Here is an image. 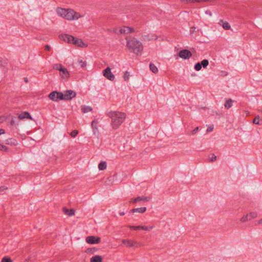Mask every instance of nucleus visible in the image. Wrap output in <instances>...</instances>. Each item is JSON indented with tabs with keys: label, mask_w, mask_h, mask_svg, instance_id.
Wrapping results in <instances>:
<instances>
[{
	"label": "nucleus",
	"mask_w": 262,
	"mask_h": 262,
	"mask_svg": "<svg viewBox=\"0 0 262 262\" xmlns=\"http://www.w3.org/2000/svg\"><path fill=\"white\" fill-rule=\"evenodd\" d=\"M107 116L111 119V125L113 129H117L124 122L126 114L119 111H111Z\"/></svg>",
	"instance_id": "1"
},
{
	"label": "nucleus",
	"mask_w": 262,
	"mask_h": 262,
	"mask_svg": "<svg viewBox=\"0 0 262 262\" xmlns=\"http://www.w3.org/2000/svg\"><path fill=\"white\" fill-rule=\"evenodd\" d=\"M126 47L130 52L137 55L141 54L143 46L141 41L134 37H126Z\"/></svg>",
	"instance_id": "2"
},
{
	"label": "nucleus",
	"mask_w": 262,
	"mask_h": 262,
	"mask_svg": "<svg viewBox=\"0 0 262 262\" xmlns=\"http://www.w3.org/2000/svg\"><path fill=\"white\" fill-rule=\"evenodd\" d=\"M53 69L59 72L60 77L64 80H68L70 78V73L67 68L64 67L61 64H55L53 66Z\"/></svg>",
	"instance_id": "3"
},
{
	"label": "nucleus",
	"mask_w": 262,
	"mask_h": 262,
	"mask_svg": "<svg viewBox=\"0 0 262 262\" xmlns=\"http://www.w3.org/2000/svg\"><path fill=\"white\" fill-rule=\"evenodd\" d=\"M83 16V14L77 12L73 9H69L66 19L69 21L76 20Z\"/></svg>",
	"instance_id": "4"
},
{
	"label": "nucleus",
	"mask_w": 262,
	"mask_h": 262,
	"mask_svg": "<svg viewBox=\"0 0 262 262\" xmlns=\"http://www.w3.org/2000/svg\"><path fill=\"white\" fill-rule=\"evenodd\" d=\"M258 216L257 213L256 212H251L249 213L244 215L240 219L239 221L244 223L250 221L253 219L256 218Z\"/></svg>",
	"instance_id": "5"
},
{
	"label": "nucleus",
	"mask_w": 262,
	"mask_h": 262,
	"mask_svg": "<svg viewBox=\"0 0 262 262\" xmlns=\"http://www.w3.org/2000/svg\"><path fill=\"white\" fill-rule=\"evenodd\" d=\"M62 93L53 91L49 95V97L50 99L54 101H58L62 100Z\"/></svg>",
	"instance_id": "6"
},
{
	"label": "nucleus",
	"mask_w": 262,
	"mask_h": 262,
	"mask_svg": "<svg viewBox=\"0 0 262 262\" xmlns=\"http://www.w3.org/2000/svg\"><path fill=\"white\" fill-rule=\"evenodd\" d=\"M62 98L64 100H70L76 96V93L72 90H67L62 93Z\"/></svg>",
	"instance_id": "7"
},
{
	"label": "nucleus",
	"mask_w": 262,
	"mask_h": 262,
	"mask_svg": "<svg viewBox=\"0 0 262 262\" xmlns=\"http://www.w3.org/2000/svg\"><path fill=\"white\" fill-rule=\"evenodd\" d=\"M103 76L107 78L108 80L113 81L115 79V76L111 72V69L110 67H107L102 71Z\"/></svg>",
	"instance_id": "8"
},
{
	"label": "nucleus",
	"mask_w": 262,
	"mask_h": 262,
	"mask_svg": "<svg viewBox=\"0 0 262 262\" xmlns=\"http://www.w3.org/2000/svg\"><path fill=\"white\" fill-rule=\"evenodd\" d=\"M85 241L89 244H98L100 243L101 238L98 236H89L86 237Z\"/></svg>",
	"instance_id": "9"
},
{
	"label": "nucleus",
	"mask_w": 262,
	"mask_h": 262,
	"mask_svg": "<svg viewBox=\"0 0 262 262\" xmlns=\"http://www.w3.org/2000/svg\"><path fill=\"white\" fill-rule=\"evenodd\" d=\"M192 56L190 51L187 49H184L180 51L179 53V56L183 59H188Z\"/></svg>",
	"instance_id": "10"
},
{
	"label": "nucleus",
	"mask_w": 262,
	"mask_h": 262,
	"mask_svg": "<svg viewBox=\"0 0 262 262\" xmlns=\"http://www.w3.org/2000/svg\"><path fill=\"white\" fill-rule=\"evenodd\" d=\"M151 200V197L141 196H138L136 198H132L130 200L129 202L136 203L138 202H148Z\"/></svg>",
	"instance_id": "11"
},
{
	"label": "nucleus",
	"mask_w": 262,
	"mask_h": 262,
	"mask_svg": "<svg viewBox=\"0 0 262 262\" xmlns=\"http://www.w3.org/2000/svg\"><path fill=\"white\" fill-rule=\"evenodd\" d=\"M68 10L69 9L58 7L56 8V12L59 16L66 19Z\"/></svg>",
	"instance_id": "12"
},
{
	"label": "nucleus",
	"mask_w": 262,
	"mask_h": 262,
	"mask_svg": "<svg viewBox=\"0 0 262 262\" xmlns=\"http://www.w3.org/2000/svg\"><path fill=\"white\" fill-rule=\"evenodd\" d=\"M128 227L130 229L135 230L142 229L145 231H150L154 228V226L147 227L145 226H128Z\"/></svg>",
	"instance_id": "13"
},
{
	"label": "nucleus",
	"mask_w": 262,
	"mask_h": 262,
	"mask_svg": "<svg viewBox=\"0 0 262 262\" xmlns=\"http://www.w3.org/2000/svg\"><path fill=\"white\" fill-rule=\"evenodd\" d=\"M122 243L127 247H137L138 242L134 240L123 239Z\"/></svg>",
	"instance_id": "14"
},
{
	"label": "nucleus",
	"mask_w": 262,
	"mask_h": 262,
	"mask_svg": "<svg viewBox=\"0 0 262 262\" xmlns=\"http://www.w3.org/2000/svg\"><path fill=\"white\" fill-rule=\"evenodd\" d=\"M60 37L61 39L69 43L73 44V41L74 40V37L69 34L60 35Z\"/></svg>",
	"instance_id": "15"
},
{
	"label": "nucleus",
	"mask_w": 262,
	"mask_h": 262,
	"mask_svg": "<svg viewBox=\"0 0 262 262\" xmlns=\"http://www.w3.org/2000/svg\"><path fill=\"white\" fill-rule=\"evenodd\" d=\"M18 118L20 119H24L26 118L29 119L31 120L32 119V117L28 112H24L19 114L18 115Z\"/></svg>",
	"instance_id": "16"
},
{
	"label": "nucleus",
	"mask_w": 262,
	"mask_h": 262,
	"mask_svg": "<svg viewBox=\"0 0 262 262\" xmlns=\"http://www.w3.org/2000/svg\"><path fill=\"white\" fill-rule=\"evenodd\" d=\"M73 44L80 47H85V43L83 42L82 39L75 37H74V40L73 41Z\"/></svg>",
	"instance_id": "17"
},
{
	"label": "nucleus",
	"mask_w": 262,
	"mask_h": 262,
	"mask_svg": "<svg viewBox=\"0 0 262 262\" xmlns=\"http://www.w3.org/2000/svg\"><path fill=\"white\" fill-rule=\"evenodd\" d=\"M102 258L100 255H95L91 258L90 262H102Z\"/></svg>",
	"instance_id": "18"
},
{
	"label": "nucleus",
	"mask_w": 262,
	"mask_h": 262,
	"mask_svg": "<svg viewBox=\"0 0 262 262\" xmlns=\"http://www.w3.org/2000/svg\"><path fill=\"white\" fill-rule=\"evenodd\" d=\"M158 37L156 35H147L143 36V38L145 40H147V41H150L152 39H158Z\"/></svg>",
	"instance_id": "19"
},
{
	"label": "nucleus",
	"mask_w": 262,
	"mask_h": 262,
	"mask_svg": "<svg viewBox=\"0 0 262 262\" xmlns=\"http://www.w3.org/2000/svg\"><path fill=\"white\" fill-rule=\"evenodd\" d=\"M146 207H140V208L133 209L130 210V211L133 213L139 212V213H144L146 211Z\"/></svg>",
	"instance_id": "20"
},
{
	"label": "nucleus",
	"mask_w": 262,
	"mask_h": 262,
	"mask_svg": "<svg viewBox=\"0 0 262 262\" xmlns=\"http://www.w3.org/2000/svg\"><path fill=\"white\" fill-rule=\"evenodd\" d=\"M81 110L83 113L85 114L92 111V108L89 106L82 105Z\"/></svg>",
	"instance_id": "21"
},
{
	"label": "nucleus",
	"mask_w": 262,
	"mask_h": 262,
	"mask_svg": "<svg viewBox=\"0 0 262 262\" xmlns=\"http://www.w3.org/2000/svg\"><path fill=\"white\" fill-rule=\"evenodd\" d=\"M107 164L105 161H101L98 166L99 170H103L106 168Z\"/></svg>",
	"instance_id": "22"
},
{
	"label": "nucleus",
	"mask_w": 262,
	"mask_h": 262,
	"mask_svg": "<svg viewBox=\"0 0 262 262\" xmlns=\"http://www.w3.org/2000/svg\"><path fill=\"white\" fill-rule=\"evenodd\" d=\"M119 33L121 34H128V26L122 27L119 31Z\"/></svg>",
	"instance_id": "23"
},
{
	"label": "nucleus",
	"mask_w": 262,
	"mask_h": 262,
	"mask_svg": "<svg viewBox=\"0 0 262 262\" xmlns=\"http://www.w3.org/2000/svg\"><path fill=\"white\" fill-rule=\"evenodd\" d=\"M98 123V121L96 120H93L91 123V126L94 130V134H95V130H98V127H97Z\"/></svg>",
	"instance_id": "24"
},
{
	"label": "nucleus",
	"mask_w": 262,
	"mask_h": 262,
	"mask_svg": "<svg viewBox=\"0 0 262 262\" xmlns=\"http://www.w3.org/2000/svg\"><path fill=\"white\" fill-rule=\"evenodd\" d=\"M233 100L231 99H228L225 103V107L227 109L230 108L232 105Z\"/></svg>",
	"instance_id": "25"
},
{
	"label": "nucleus",
	"mask_w": 262,
	"mask_h": 262,
	"mask_svg": "<svg viewBox=\"0 0 262 262\" xmlns=\"http://www.w3.org/2000/svg\"><path fill=\"white\" fill-rule=\"evenodd\" d=\"M221 23H223L222 27L225 30H229L230 29V25L228 22L223 23V20H221L219 22V24H221Z\"/></svg>",
	"instance_id": "26"
},
{
	"label": "nucleus",
	"mask_w": 262,
	"mask_h": 262,
	"mask_svg": "<svg viewBox=\"0 0 262 262\" xmlns=\"http://www.w3.org/2000/svg\"><path fill=\"white\" fill-rule=\"evenodd\" d=\"M64 212L65 214L69 216H72L74 214L75 211L74 210L71 209H64Z\"/></svg>",
	"instance_id": "27"
},
{
	"label": "nucleus",
	"mask_w": 262,
	"mask_h": 262,
	"mask_svg": "<svg viewBox=\"0 0 262 262\" xmlns=\"http://www.w3.org/2000/svg\"><path fill=\"white\" fill-rule=\"evenodd\" d=\"M6 143L7 144H10L11 145H15L17 144V142L15 139H9L6 140Z\"/></svg>",
	"instance_id": "28"
},
{
	"label": "nucleus",
	"mask_w": 262,
	"mask_h": 262,
	"mask_svg": "<svg viewBox=\"0 0 262 262\" xmlns=\"http://www.w3.org/2000/svg\"><path fill=\"white\" fill-rule=\"evenodd\" d=\"M150 70L154 73H157L158 72V68L153 63H150L149 64Z\"/></svg>",
	"instance_id": "29"
},
{
	"label": "nucleus",
	"mask_w": 262,
	"mask_h": 262,
	"mask_svg": "<svg viewBox=\"0 0 262 262\" xmlns=\"http://www.w3.org/2000/svg\"><path fill=\"white\" fill-rule=\"evenodd\" d=\"M97 251V249L95 248H88L86 250V252L88 254H94L96 251Z\"/></svg>",
	"instance_id": "30"
},
{
	"label": "nucleus",
	"mask_w": 262,
	"mask_h": 262,
	"mask_svg": "<svg viewBox=\"0 0 262 262\" xmlns=\"http://www.w3.org/2000/svg\"><path fill=\"white\" fill-rule=\"evenodd\" d=\"M77 63H78V65L81 68H82L85 67L86 66V62L85 61H83L82 60H78L77 61Z\"/></svg>",
	"instance_id": "31"
},
{
	"label": "nucleus",
	"mask_w": 262,
	"mask_h": 262,
	"mask_svg": "<svg viewBox=\"0 0 262 262\" xmlns=\"http://www.w3.org/2000/svg\"><path fill=\"white\" fill-rule=\"evenodd\" d=\"M200 63L201 64L202 67H203L204 68H205L208 65L209 61L207 59H204L201 61Z\"/></svg>",
	"instance_id": "32"
},
{
	"label": "nucleus",
	"mask_w": 262,
	"mask_h": 262,
	"mask_svg": "<svg viewBox=\"0 0 262 262\" xmlns=\"http://www.w3.org/2000/svg\"><path fill=\"white\" fill-rule=\"evenodd\" d=\"M181 1L185 3H199V0H181Z\"/></svg>",
	"instance_id": "33"
},
{
	"label": "nucleus",
	"mask_w": 262,
	"mask_h": 262,
	"mask_svg": "<svg viewBox=\"0 0 262 262\" xmlns=\"http://www.w3.org/2000/svg\"><path fill=\"white\" fill-rule=\"evenodd\" d=\"M1 262H12V260L10 257L5 256L2 259Z\"/></svg>",
	"instance_id": "34"
},
{
	"label": "nucleus",
	"mask_w": 262,
	"mask_h": 262,
	"mask_svg": "<svg viewBox=\"0 0 262 262\" xmlns=\"http://www.w3.org/2000/svg\"><path fill=\"white\" fill-rule=\"evenodd\" d=\"M201 69H202V66L200 62H198L195 64L194 69L196 71H199L201 70Z\"/></svg>",
	"instance_id": "35"
},
{
	"label": "nucleus",
	"mask_w": 262,
	"mask_h": 262,
	"mask_svg": "<svg viewBox=\"0 0 262 262\" xmlns=\"http://www.w3.org/2000/svg\"><path fill=\"white\" fill-rule=\"evenodd\" d=\"M259 117L258 116H257L255 117V118L253 120V123L257 125H259Z\"/></svg>",
	"instance_id": "36"
},
{
	"label": "nucleus",
	"mask_w": 262,
	"mask_h": 262,
	"mask_svg": "<svg viewBox=\"0 0 262 262\" xmlns=\"http://www.w3.org/2000/svg\"><path fill=\"white\" fill-rule=\"evenodd\" d=\"M210 162H214L216 160V157L214 154H211L209 157Z\"/></svg>",
	"instance_id": "37"
},
{
	"label": "nucleus",
	"mask_w": 262,
	"mask_h": 262,
	"mask_svg": "<svg viewBox=\"0 0 262 262\" xmlns=\"http://www.w3.org/2000/svg\"><path fill=\"white\" fill-rule=\"evenodd\" d=\"M129 77V74L127 71H126L123 75V79L125 81L128 80Z\"/></svg>",
	"instance_id": "38"
},
{
	"label": "nucleus",
	"mask_w": 262,
	"mask_h": 262,
	"mask_svg": "<svg viewBox=\"0 0 262 262\" xmlns=\"http://www.w3.org/2000/svg\"><path fill=\"white\" fill-rule=\"evenodd\" d=\"M8 148L6 146L0 144V150L7 151H8Z\"/></svg>",
	"instance_id": "39"
},
{
	"label": "nucleus",
	"mask_w": 262,
	"mask_h": 262,
	"mask_svg": "<svg viewBox=\"0 0 262 262\" xmlns=\"http://www.w3.org/2000/svg\"><path fill=\"white\" fill-rule=\"evenodd\" d=\"M78 134V130H73L71 133H70V136L73 137V138H74Z\"/></svg>",
	"instance_id": "40"
},
{
	"label": "nucleus",
	"mask_w": 262,
	"mask_h": 262,
	"mask_svg": "<svg viewBox=\"0 0 262 262\" xmlns=\"http://www.w3.org/2000/svg\"><path fill=\"white\" fill-rule=\"evenodd\" d=\"M213 127H213V125L209 126L207 129V132H208V133L211 132L213 129Z\"/></svg>",
	"instance_id": "41"
},
{
	"label": "nucleus",
	"mask_w": 262,
	"mask_h": 262,
	"mask_svg": "<svg viewBox=\"0 0 262 262\" xmlns=\"http://www.w3.org/2000/svg\"><path fill=\"white\" fill-rule=\"evenodd\" d=\"M199 127H196L193 130L191 131V134L192 135H194L199 130Z\"/></svg>",
	"instance_id": "42"
},
{
	"label": "nucleus",
	"mask_w": 262,
	"mask_h": 262,
	"mask_svg": "<svg viewBox=\"0 0 262 262\" xmlns=\"http://www.w3.org/2000/svg\"><path fill=\"white\" fill-rule=\"evenodd\" d=\"M8 187L5 186H3L0 187V192H3L4 191L7 190Z\"/></svg>",
	"instance_id": "43"
},
{
	"label": "nucleus",
	"mask_w": 262,
	"mask_h": 262,
	"mask_svg": "<svg viewBox=\"0 0 262 262\" xmlns=\"http://www.w3.org/2000/svg\"><path fill=\"white\" fill-rule=\"evenodd\" d=\"M128 34L130 33H134L135 32V30L133 28L128 27Z\"/></svg>",
	"instance_id": "44"
},
{
	"label": "nucleus",
	"mask_w": 262,
	"mask_h": 262,
	"mask_svg": "<svg viewBox=\"0 0 262 262\" xmlns=\"http://www.w3.org/2000/svg\"><path fill=\"white\" fill-rule=\"evenodd\" d=\"M205 14H207V15H208L209 16H212V13L211 11H208V10H207L205 11Z\"/></svg>",
	"instance_id": "45"
},
{
	"label": "nucleus",
	"mask_w": 262,
	"mask_h": 262,
	"mask_svg": "<svg viewBox=\"0 0 262 262\" xmlns=\"http://www.w3.org/2000/svg\"><path fill=\"white\" fill-rule=\"evenodd\" d=\"M51 49V47L49 45H46L45 46V50H47V51H49Z\"/></svg>",
	"instance_id": "46"
},
{
	"label": "nucleus",
	"mask_w": 262,
	"mask_h": 262,
	"mask_svg": "<svg viewBox=\"0 0 262 262\" xmlns=\"http://www.w3.org/2000/svg\"><path fill=\"white\" fill-rule=\"evenodd\" d=\"M257 224L258 225H262V218L258 221Z\"/></svg>",
	"instance_id": "47"
},
{
	"label": "nucleus",
	"mask_w": 262,
	"mask_h": 262,
	"mask_svg": "<svg viewBox=\"0 0 262 262\" xmlns=\"http://www.w3.org/2000/svg\"><path fill=\"white\" fill-rule=\"evenodd\" d=\"M5 133V131L3 129L0 128V135L2 134H4Z\"/></svg>",
	"instance_id": "48"
},
{
	"label": "nucleus",
	"mask_w": 262,
	"mask_h": 262,
	"mask_svg": "<svg viewBox=\"0 0 262 262\" xmlns=\"http://www.w3.org/2000/svg\"><path fill=\"white\" fill-rule=\"evenodd\" d=\"M3 121V118L2 117H0V123H1Z\"/></svg>",
	"instance_id": "49"
},
{
	"label": "nucleus",
	"mask_w": 262,
	"mask_h": 262,
	"mask_svg": "<svg viewBox=\"0 0 262 262\" xmlns=\"http://www.w3.org/2000/svg\"><path fill=\"white\" fill-rule=\"evenodd\" d=\"M119 214L120 215H124L125 213H124V212H120Z\"/></svg>",
	"instance_id": "50"
},
{
	"label": "nucleus",
	"mask_w": 262,
	"mask_h": 262,
	"mask_svg": "<svg viewBox=\"0 0 262 262\" xmlns=\"http://www.w3.org/2000/svg\"><path fill=\"white\" fill-rule=\"evenodd\" d=\"M141 245H142L141 243H138V244H137V247L141 246Z\"/></svg>",
	"instance_id": "51"
},
{
	"label": "nucleus",
	"mask_w": 262,
	"mask_h": 262,
	"mask_svg": "<svg viewBox=\"0 0 262 262\" xmlns=\"http://www.w3.org/2000/svg\"><path fill=\"white\" fill-rule=\"evenodd\" d=\"M25 81L26 82H28V81L27 78H25Z\"/></svg>",
	"instance_id": "52"
}]
</instances>
